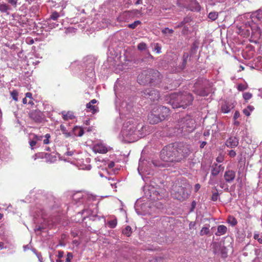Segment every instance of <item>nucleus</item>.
Masks as SVG:
<instances>
[{"instance_id": "c756f323", "label": "nucleus", "mask_w": 262, "mask_h": 262, "mask_svg": "<svg viewBox=\"0 0 262 262\" xmlns=\"http://www.w3.org/2000/svg\"><path fill=\"white\" fill-rule=\"evenodd\" d=\"M132 232V228L129 226H127L122 231L123 234L126 235L127 236H129L131 235Z\"/></svg>"}, {"instance_id": "20e7f679", "label": "nucleus", "mask_w": 262, "mask_h": 262, "mask_svg": "<svg viewBox=\"0 0 262 262\" xmlns=\"http://www.w3.org/2000/svg\"><path fill=\"white\" fill-rule=\"evenodd\" d=\"M160 73L156 70L148 69L143 71L138 77V81L141 84H146L154 82L160 79Z\"/></svg>"}, {"instance_id": "052dcab7", "label": "nucleus", "mask_w": 262, "mask_h": 262, "mask_svg": "<svg viewBox=\"0 0 262 262\" xmlns=\"http://www.w3.org/2000/svg\"><path fill=\"white\" fill-rule=\"evenodd\" d=\"M187 57H188V55L187 54L184 55V56H183V59H183V64L186 63Z\"/></svg>"}, {"instance_id": "cd10ccee", "label": "nucleus", "mask_w": 262, "mask_h": 262, "mask_svg": "<svg viewBox=\"0 0 262 262\" xmlns=\"http://www.w3.org/2000/svg\"><path fill=\"white\" fill-rule=\"evenodd\" d=\"M48 25L50 29H52L58 27L59 24L57 22H53L52 20H48Z\"/></svg>"}, {"instance_id": "bf43d9fd", "label": "nucleus", "mask_w": 262, "mask_h": 262, "mask_svg": "<svg viewBox=\"0 0 262 262\" xmlns=\"http://www.w3.org/2000/svg\"><path fill=\"white\" fill-rule=\"evenodd\" d=\"M73 154H74V151H68L66 153V155L67 156H72L73 155Z\"/></svg>"}, {"instance_id": "1a4fd4ad", "label": "nucleus", "mask_w": 262, "mask_h": 262, "mask_svg": "<svg viewBox=\"0 0 262 262\" xmlns=\"http://www.w3.org/2000/svg\"><path fill=\"white\" fill-rule=\"evenodd\" d=\"M246 29V34L249 35L250 33L252 35L254 36L255 37L258 38L261 35V30L259 27L257 26L255 23H251L247 22L245 24Z\"/></svg>"}, {"instance_id": "f8f14e48", "label": "nucleus", "mask_w": 262, "mask_h": 262, "mask_svg": "<svg viewBox=\"0 0 262 262\" xmlns=\"http://www.w3.org/2000/svg\"><path fill=\"white\" fill-rule=\"evenodd\" d=\"M158 114L156 109L155 108H153L148 116V120L149 123L155 124L162 121Z\"/></svg>"}, {"instance_id": "0eeeda50", "label": "nucleus", "mask_w": 262, "mask_h": 262, "mask_svg": "<svg viewBox=\"0 0 262 262\" xmlns=\"http://www.w3.org/2000/svg\"><path fill=\"white\" fill-rule=\"evenodd\" d=\"M208 81L204 78H199L194 84L193 91L197 95L205 96L208 95V92L206 90V86Z\"/></svg>"}, {"instance_id": "9b49d317", "label": "nucleus", "mask_w": 262, "mask_h": 262, "mask_svg": "<svg viewBox=\"0 0 262 262\" xmlns=\"http://www.w3.org/2000/svg\"><path fill=\"white\" fill-rule=\"evenodd\" d=\"M155 108L157 113L159 114L158 115L160 116V118L162 121L165 120L170 114L169 109L165 106H158L155 107Z\"/></svg>"}, {"instance_id": "9d476101", "label": "nucleus", "mask_w": 262, "mask_h": 262, "mask_svg": "<svg viewBox=\"0 0 262 262\" xmlns=\"http://www.w3.org/2000/svg\"><path fill=\"white\" fill-rule=\"evenodd\" d=\"M143 97L150 99L151 101L157 100L160 98V94L159 91L153 88H149L145 89L143 92Z\"/></svg>"}, {"instance_id": "774afa93", "label": "nucleus", "mask_w": 262, "mask_h": 262, "mask_svg": "<svg viewBox=\"0 0 262 262\" xmlns=\"http://www.w3.org/2000/svg\"><path fill=\"white\" fill-rule=\"evenodd\" d=\"M142 4V0H137L135 3V4L137 5H140V4Z\"/></svg>"}, {"instance_id": "7c9ffc66", "label": "nucleus", "mask_w": 262, "mask_h": 262, "mask_svg": "<svg viewBox=\"0 0 262 262\" xmlns=\"http://www.w3.org/2000/svg\"><path fill=\"white\" fill-rule=\"evenodd\" d=\"M60 130H61L63 134L64 135L65 137L68 138L70 136H71V133L70 132H68V130L66 129V127L63 125H61L60 126Z\"/></svg>"}, {"instance_id": "4d7b16f0", "label": "nucleus", "mask_w": 262, "mask_h": 262, "mask_svg": "<svg viewBox=\"0 0 262 262\" xmlns=\"http://www.w3.org/2000/svg\"><path fill=\"white\" fill-rule=\"evenodd\" d=\"M220 186L222 188H226L228 189V188L226 187V184L224 183H223V182H221L220 183Z\"/></svg>"}, {"instance_id": "37998d69", "label": "nucleus", "mask_w": 262, "mask_h": 262, "mask_svg": "<svg viewBox=\"0 0 262 262\" xmlns=\"http://www.w3.org/2000/svg\"><path fill=\"white\" fill-rule=\"evenodd\" d=\"M247 89V86L246 84L240 83L237 86V89L239 91H243Z\"/></svg>"}, {"instance_id": "6ab92c4d", "label": "nucleus", "mask_w": 262, "mask_h": 262, "mask_svg": "<svg viewBox=\"0 0 262 262\" xmlns=\"http://www.w3.org/2000/svg\"><path fill=\"white\" fill-rule=\"evenodd\" d=\"M224 177L226 182L231 183L235 179V171L232 170H227L225 172Z\"/></svg>"}, {"instance_id": "72a5a7b5", "label": "nucleus", "mask_w": 262, "mask_h": 262, "mask_svg": "<svg viewBox=\"0 0 262 262\" xmlns=\"http://www.w3.org/2000/svg\"><path fill=\"white\" fill-rule=\"evenodd\" d=\"M138 49L140 51H146L147 45L144 42H141L138 45Z\"/></svg>"}, {"instance_id": "6e6552de", "label": "nucleus", "mask_w": 262, "mask_h": 262, "mask_svg": "<svg viewBox=\"0 0 262 262\" xmlns=\"http://www.w3.org/2000/svg\"><path fill=\"white\" fill-rule=\"evenodd\" d=\"M178 4L191 11L200 10V5L196 0H178Z\"/></svg>"}, {"instance_id": "e433bc0d", "label": "nucleus", "mask_w": 262, "mask_h": 262, "mask_svg": "<svg viewBox=\"0 0 262 262\" xmlns=\"http://www.w3.org/2000/svg\"><path fill=\"white\" fill-rule=\"evenodd\" d=\"M216 191L213 192L212 196H211V200L213 201H216L217 200L219 196V194L217 191V189L215 187Z\"/></svg>"}, {"instance_id": "bb28decb", "label": "nucleus", "mask_w": 262, "mask_h": 262, "mask_svg": "<svg viewBox=\"0 0 262 262\" xmlns=\"http://www.w3.org/2000/svg\"><path fill=\"white\" fill-rule=\"evenodd\" d=\"M227 222L232 226H235L237 223L236 219L233 216H228Z\"/></svg>"}, {"instance_id": "5fc2aeb1", "label": "nucleus", "mask_w": 262, "mask_h": 262, "mask_svg": "<svg viewBox=\"0 0 262 262\" xmlns=\"http://www.w3.org/2000/svg\"><path fill=\"white\" fill-rule=\"evenodd\" d=\"M63 254H64V253L63 251H59L58 252V255H57L58 258H62L63 256Z\"/></svg>"}, {"instance_id": "4c0bfd02", "label": "nucleus", "mask_w": 262, "mask_h": 262, "mask_svg": "<svg viewBox=\"0 0 262 262\" xmlns=\"http://www.w3.org/2000/svg\"><path fill=\"white\" fill-rule=\"evenodd\" d=\"M141 24V21L139 20L135 21L133 23L129 24L128 27L131 29H135L138 25Z\"/></svg>"}, {"instance_id": "7ed1b4c3", "label": "nucleus", "mask_w": 262, "mask_h": 262, "mask_svg": "<svg viewBox=\"0 0 262 262\" xmlns=\"http://www.w3.org/2000/svg\"><path fill=\"white\" fill-rule=\"evenodd\" d=\"M193 100L192 95L187 92L172 94L170 96V103L173 108L184 109L192 104Z\"/></svg>"}, {"instance_id": "338daca9", "label": "nucleus", "mask_w": 262, "mask_h": 262, "mask_svg": "<svg viewBox=\"0 0 262 262\" xmlns=\"http://www.w3.org/2000/svg\"><path fill=\"white\" fill-rule=\"evenodd\" d=\"M259 235L258 233H255L254 235V238L255 239H258L259 238Z\"/></svg>"}, {"instance_id": "680f3d73", "label": "nucleus", "mask_w": 262, "mask_h": 262, "mask_svg": "<svg viewBox=\"0 0 262 262\" xmlns=\"http://www.w3.org/2000/svg\"><path fill=\"white\" fill-rule=\"evenodd\" d=\"M32 95L31 93L28 92L26 94V98H29L30 99H32Z\"/></svg>"}, {"instance_id": "c9c22d12", "label": "nucleus", "mask_w": 262, "mask_h": 262, "mask_svg": "<svg viewBox=\"0 0 262 262\" xmlns=\"http://www.w3.org/2000/svg\"><path fill=\"white\" fill-rule=\"evenodd\" d=\"M161 32L163 34L166 35L167 34H171L173 33L174 31L171 29H169L168 28H165L164 29L162 30Z\"/></svg>"}, {"instance_id": "aec40b11", "label": "nucleus", "mask_w": 262, "mask_h": 262, "mask_svg": "<svg viewBox=\"0 0 262 262\" xmlns=\"http://www.w3.org/2000/svg\"><path fill=\"white\" fill-rule=\"evenodd\" d=\"M12 10V7L4 2L0 1V12L3 13L9 14V11Z\"/></svg>"}, {"instance_id": "f03ea898", "label": "nucleus", "mask_w": 262, "mask_h": 262, "mask_svg": "<svg viewBox=\"0 0 262 262\" xmlns=\"http://www.w3.org/2000/svg\"><path fill=\"white\" fill-rule=\"evenodd\" d=\"M146 128L142 123L129 120L124 123L121 135L124 141L134 142L146 135Z\"/></svg>"}, {"instance_id": "79ce46f5", "label": "nucleus", "mask_w": 262, "mask_h": 262, "mask_svg": "<svg viewBox=\"0 0 262 262\" xmlns=\"http://www.w3.org/2000/svg\"><path fill=\"white\" fill-rule=\"evenodd\" d=\"M154 51L157 53L161 52V47L159 46V43H156L154 44Z\"/></svg>"}, {"instance_id": "8fccbe9b", "label": "nucleus", "mask_w": 262, "mask_h": 262, "mask_svg": "<svg viewBox=\"0 0 262 262\" xmlns=\"http://www.w3.org/2000/svg\"><path fill=\"white\" fill-rule=\"evenodd\" d=\"M236 152L233 150H230L229 152V155L231 157H234L236 156Z\"/></svg>"}, {"instance_id": "4468645a", "label": "nucleus", "mask_w": 262, "mask_h": 262, "mask_svg": "<svg viewBox=\"0 0 262 262\" xmlns=\"http://www.w3.org/2000/svg\"><path fill=\"white\" fill-rule=\"evenodd\" d=\"M43 136H38L35 134H31L30 135L29 144L32 149L36 144H39V142L41 141L43 138Z\"/></svg>"}, {"instance_id": "412c9836", "label": "nucleus", "mask_w": 262, "mask_h": 262, "mask_svg": "<svg viewBox=\"0 0 262 262\" xmlns=\"http://www.w3.org/2000/svg\"><path fill=\"white\" fill-rule=\"evenodd\" d=\"M251 18L252 22L256 21V19L258 21H262V11L259 10L253 13L251 15Z\"/></svg>"}, {"instance_id": "2f4dec72", "label": "nucleus", "mask_w": 262, "mask_h": 262, "mask_svg": "<svg viewBox=\"0 0 262 262\" xmlns=\"http://www.w3.org/2000/svg\"><path fill=\"white\" fill-rule=\"evenodd\" d=\"M218 17V13L216 12H211L208 14V18L211 20H215Z\"/></svg>"}, {"instance_id": "ea45409f", "label": "nucleus", "mask_w": 262, "mask_h": 262, "mask_svg": "<svg viewBox=\"0 0 262 262\" xmlns=\"http://www.w3.org/2000/svg\"><path fill=\"white\" fill-rule=\"evenodd\" d=\"M8 4H10L13 8H15L17 7L18 0H6Z\"/></svg>"}, {"instance_id": "c03bdc74", "label": "nucleus", "mask_w": 262, "mask_h": 262, "mask_svg": "<svg viewBox=\"0 0 262 262\" xmlns=\"http://www.w3.org/2000/svg\"><path fill=\"white\" fill-rule=\"evenodd\" d=\"M45 139L43 140V143L44 144H48L49 143V139L51 136L49 134H47L45 136H43Z\"/></svg>"}, {"instance_id": "a878e982", "label": "nucleus", "mask_w": 262, "mask_h": 262, "mask_svg": "<svg viewBox=\"0 0 262 262\" xmlns=\"http://www.w3.org/2000/svg\"><path fill=\"white\" fill-rule=\"evenodd\" d=\"M73 132L75 135H77L79 137L82 136L84 134L83 130L81 128L78 127H74Z\"/></svg>"}, {"instance_id": "423d86ee", "label": "nucleus", "mask_w": 262, "mask_h": 262, "mask_svg": "<svg viewBox=\"0 0 262 262\" xmlns=\"http://www.w3.org/2000/svg\"><path fill=\"white\" fill-rule=\"evenodd\" d=\"M172 194L176 199L183 201L188 198L189 193L185 187L176 185L173 186Z\"/></svg>"}, {"instance_id": "f3484780", "label": "nucleus", "mask_w": 262, "mask_h": 262, "mask_svg": "<svg viewBox=\"0 0 262 262\" xmlns=\"http://www.w3.org/2000/svg\"><path fill=\"white\" fill-rule=\"evenodd\" d=\"M224 167L221 164H213L212 166L211 174L212 176H216L221 171H223Z\"/></svg>"}, {"instance_id": "a211bd4d", "label": "nucleus", "mask_w": 262, "mask_h": 262, "mask_svg": "<svg viewBox=\"0 0 262 262\" xmlns=\"http://www.w3.org/2000/svg\"><path fill=\"white\" fill-rule=\"evenodd\" d=\"M238 144V139L235 137L229 138L226 142V145L228 147L232 148L237 146Z\"/></svg>"}, {"instance_id": "13d9d810", "label": "nucleus", "mask_w": 262, "mask_h": 262, "mask_svg": "<svg viewBox=\"0 0 262 262\" xmlns=\"http://www.w3.org/2000/svg\"><path fill=\"white\" fill-rule=\"evenodd\" d=\"M115 166V163L114 162H111L109 163L108 166L109 168H113Z\"/></svg>"}, {"instance_id": "3c124183", "label": "nucleus", "mask_w": 262, "mask_h": 262, "mask_svg": "<svg viewBox=\"0 0 262 262\" xmlns=\"http://www.w3.org/2000/svg\"><path fill=\"white\" fill-rule=\"evenodd\" d=\"M146 54H145L146 58L152 59L153 56L150 54L148 50H146Z\"/></svg>"}, {"instance_id": "de8ad7c7", "label": "nucleus", "mask_w": 262, "mask_h": 262, "mask_svg": "<svg viewBox=\"0 0 262 262\" xmlns=\"http://www.w3.org/2000/svg\"><path fill=\"white\" fill-rule=\"evenodd\" d=\"M82 196L81 193L78 192L73 195V199L75 200L80 199Z\"/></svg>"}, {"instance_id": "6e6d98bb", "label": "nucleus", "mask_w": 262, "mask_h": 262, "mask_svg": "<svg viewBox=\"0 0 262 262\" xmlns=\"http://www.w3.org/2000/svg\"><path fill=\"white\" fill-rule=\"evenodd\" d=\"M201 186H200V185L199 184H196L194 186V190H195V191H198L199 189L200 188Z\"/></svg>"}, {"instance_id": "b1692460", "label": "nucleus", "mask_w": 262, "mask_h": 262, "mask_svg": "<svg viewBox=\"0 0 262 262\" xmlns=\"http://www.w3.org/2000/svg\"><path fill=\"white\" fill-rule=\"evenodd\" d=\"M86 108L88 112H91L93 114H95L98 111V107L96 105L91 104V105L89 106V103L86 104Z\"/></svg>"}, {"instance_id": "2eb2a0df", "label": "nucleus", "mask_w": 262, "mask_h": 262, "mask_svg": "<svg viewBox=\"0 0 262 262\" xmlns=\"http://www.w3.org/2000/svg\"><path fill=\"white\" fill-rule=\"evenodd\" d=\"M135 14V11H124L119 16L118 19L121 21H127L134 17Z\"/></svg>"}, {"instance_id": "473e14b6", "label": "nucleus", "mask_w": 262, "mask_h": 262, "mask_svg": "<svg viewBox=\"0 0 262 262\" xmlns=\"http://www.w3.org/2000/svg\"><path fill=\"white\" fill-rule=\"evenodd\" d=\"M117 224V221L116 219H114L107 222V225L111 228H114Z\"/></svg>"}, {"instance_id": "49530a36", "label": "nucleus", "mask_w": 262, "mask_h": 262, "mask_svg": "<svg viewBox=\"0 0 262 262\" xmlns=\"http://www.w3.org/2000/svg\"><path fill=\"white\" fill-rule=\"evenodd\" d=\"M225 0H208V2L212 5H215L217 3H222L224 2Z\"/></svg>"}, {"instance_id": "58836bf2", "label": "nucleus", "mask_w": 262, "mask_h": 262, "mask_svg": "<svg viewBox=\"0 0 262 262\" xmlns=\"http://www.w3.org/2000/svg\"><path fill=\"white\" fill-rule=\"evenodd\" d=\"M11 96L13 98V100L17 101L18 100V92L16 90H13L11 92Z\"/></svg>"}, {"instance_id": "c85d7f7f", "label": "nucleus", "mask_w": 262, "mask_h": 262, "mask_svg": "<svg viewBox=\"0 0 262 262\" xmlns=\"http://www.w3.org/2000/svg\"><path fill=\"white\" fill-rule=\"evenodd\" d=\"M59 14L57 12L54 11L51 13L48 20H56L59 18Z\"/></svg>"}, {"instance_id": "f704fd0d", "label": "nucleus", "mask_w": 262, "mask_h": 262, "mask_svg": "<svg viewBox=\"0 0 262 262\" xmlns=\"http://www.w3.org/2000/svg\"><path fill=\"white\" fill-rule=\"evenodd\" d=\"M209 233V229L208 227H203L201 231H200V235H207Z\"/></svg>"}, {"instance_id": "e2e57ef3", "label": "nucleus", "mask_w": 262, "mask_h": 262, "mask_svg": "<svg viewBox=\"0 0 262 262\" xmlns=\"http://www.w3.org/2000/svg\"><path fill=\"white\" fill-rule=\"evenodd\" d=\"M97 102V100L96 99H93L89 103V106L91 105V104H94Z\"/></svg>"}, {"instance_id": "a18cd8bd", "label": "nucleus", "mask_w": 262, "mask_h": 262, "mask_svg": "<svg viewBox=\"0 0 262 262\" xmlns=\"http://www.w3.org/2000/svg\"><path fill=\"white\" fill-rule=\"evenodd\" d=\"M73 254L72 253L68 252L67 255V257L65 262H71V259L73 258Z\"/></svg>"}, {"instance_id": "603ef678", "label": "nucleus", "mask_w": 262, "mask_h": 262, "mask_svg": "<svg viewBox=\"0 0 262 262\" xmlns=\"http://www.w3.org/2000/svg\"><path fill=\"white\" fill-rule=\"evenodd\" d=\"M243 113L247 116H249L250 115V111L248 108L244 109Z\"/></svg>"}, {"instance_id": "69168bd1", "label": "nucleus", "mask_w": 262, "mask_h": 262, "mask_svg": "<svg viewBox=\"0 0 262 262\" xmlns=\"http://www.w3.org/2000/svg\"><path fill=\"white\" fill-rule=\"evenodd\" d=\"M206 144H207L206 142H205V141H203V142L201 143V145H200V147H201V148H203V147L205 146V145H206Z\"/></svg>"}, {"instance_id": "09e8293b", "label": "nucleus", "mask_w": 262, "mask_h": 262, "mask_svg": "<svg viewBox=\"0 0 262 262\" xmlns=\"http://www.w3.org/2000/svg\"><path fill=\"white\" fill-rule=\"evenodd\" d=\"M191 21V19L189 17H186L185 18H184L183 20L181 22L183 23V24H184V25L185 26V25L186 24V23H188L189 22H190Z\"/></svg>"}, {"instance_id": "864d4df0", "label": "nucleus", "mask_w": 262, "mask_h": 262, "mask_svg": "<svg viewBox=\"0 0 262 262\" xmlns=\"http://www.w3.org/2000/svg\"><path fill=\"white\" fill-rule=\"evenodd\" d=\"M240 116L239 113L238 111H236L234 114L233 118L234 120L237 119Z\"/></svg>"}, {"instance_id": "ddd939ff", "label": "nucleus", "mask_w": 262, "mask_h": 262, "mask_svg": "<svg viewBox=\"0 0 262 262\" xmlns=\"http://www.w3.org/2000/svg\"><path fill=\"white\" fill-rule=\"evenodd\" d=\"M30 117L37 123L41 122L44 119L42 113L38 111H33L30 113Z\"/></svg>"}, {"instance_id": "4be33fe9", "label": "nucleus", "mask_w": 262, "mask_h": 262, "mask_svg": "<svg viewBox=\"0 0 262 262\" xmlns=\"http://www.w3.org/2000/svg\"><path fill=\"white\" fill-rule=\"evenodd\" d=\"M227 230L226 226L223 225H219L217 227V232L215 233V235L217 236H221L225 234Z\"/></svg>"}, {"instance_id": "393cba45", "label": "nucleus", "mask_w": 262, "mask_h": 262, "mask_svg": "<svg viewBox=\"0 0 262 262\" xmlns=\"http://www.w3.org/2000/svg\"><path fill=\"white\" fill-rule=\"evenodd\" d=\"M62 118L65 120H68L69 119H72L74 118V116L71 112H68L66 113L64 112H62Z\"/></svg>"}, {"instance_id": "dca6fc26", "label": "nucleus", "mask_w": 262, "mask_h": 262, "mask_svg": "<svg viewBox=\"0 0 262 262\" xmlns=\"http://www.w3.org/2000/svg\"><path fill=\"white\" fill-rule=\"evenodd\" d=\"M93 150L100 154H105L108 151L107 147L101 143L96 144L93 147Z\"/></svg>"}, {"instance_id": "0e129e2a", "label": "nucleus", "mask_w": 262, "mask_h": 262, "mask_svg": "<svg viewBox=\"0 0 262 262\" xmlns=\"http://www.w3.org/2000/svg\"><path fill=\"white\" fill-rule=\"evenodd\" d=\"M184 25L183 24V23L181 22L175 28H181V27H184Z\"/></svg>"}, {"instance_id": "a19ab883", "label": "nucleus", "mask_w": 262, "mask_h": 262, "mask_svg": "<svg viewBox=\"0 0 262 262\" xmlns=\"http://www.w3.org/2000/svg\"><path fill=\"white\" fill-rule=\"evenodd\" d=\"M252 94L249 92L244 93L243 94V98L246 101L249 100L252 97Z\"/></svg>"}, {"instance_id": "39448f33", "label": "nucleus", "mask_w": 262, "mask_h": 262, "mask_svg": "<svg viewBox=\"0 0 262 262\" xmlns=\"http://www.w3.org/2000/svg\"><path fill=\"white\" fill-rule=\"evenodd\" d=\"M195 124V121L191 117L186 116L180 121L179 129H181L182 132L190 133L194 129Z\"/></svg>"}, {"instance_id": "5701e85b", "label": "nucleus", "mask_w": 262, "mask_h": 262, "mask_svg": "<svg viewBox=\"0 0 262 262\" xmlns=\"http://www.w3.org/2000/svg\"><path fill=\"white\" fill-rule=\"evenodd\" d=\"M233 108V106L227 102H225L222 106L221 109L223 113H228Z\"/></svg>"}, {"instance_id": "f257e3e1", "label": "nucleus", "mask_w": 262, "mask_h": 262, "mask_svg": "<svg viewBox=\"0 0 262 262\" xmlns=\"http://www.w3.org/2000/svg\"><path fill=\"white\" fill-rule=\"evenodd\" d=\"M190 153L189 145L183 143L171 144L165 146L161 150L160 158L166 162L165 166H171L184 160Z\"/></svg>"}]
</instances>
